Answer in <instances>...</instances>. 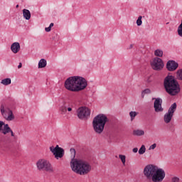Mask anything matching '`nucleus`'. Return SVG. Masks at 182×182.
Masks as SVG:
<instances>
[{
    "mask_svg": "<svg viewBox=\"0 0 182 182\" xmlns=\"http://www.w3.org/2000/svg\"><path fill=\"white\" fill-rule=\"evenodd\" d=\"M143 174L146 180L152 182H162L166 178L164 169L153 164L146 166L144 168Z\"/></svg>",
    "mask_w": 182,
    "mask_h": 182,
    "instance_id": "obj_1",
    "label": "nucleus"
},
{
    "mask_svg": "<svg viewBox=\"0 0 182 182\" xmlns=\"http://www.w3.org/2000/svg\"><path fill=\"white\" fill-rule=\"evenodd\" d=\"M65 87L70 92H80L87 87V81L80 76L70 77L65 82Z\"/></svg>",
    "mask_w": 182,
    "mask_h": 182,
    "instance_id": "obj_2",
    "label": "nucleus"
},
{
    "mask_svg": "<svg viewBox=\"0 0 182 182\" xmlns=\"http://www.w3.org/2000/svg\"><path fill=\"white\" fill-rule=\"evenodd\" d=\"M70 167L74 173L80 176H86L92 171V165L85 159H71Z\"/></svg>",
    "mask_w": 182,
    "mask_h": 182,
    "instance_id": "obj_3",
    "label": "nucleus"
},
{
    "mask_svg": "<svg viewBox=\"0 0 182 182\" xmlns=\"http://www.w3.org/2000/svg\"><path fill=\"white\" fill-rule=\"evenodd\" d=\"M164 87L170 96H177L181 90L178 81L173 75H167L164 79Z\"/></svg>",
    "mask_w": 182,
    "mask_h": 182,
    "instance_id": "obj_4",
    "label": "nucleus"
},
{
    "mask_svg": "<svg viewBox=\"0 0 182 182\" xmlns=\"http://www.w3.org/2000/svg\"><path fill=\"white\" fill-rule=\"evenodd\" d=\"M109 122V118L105 114H100L94 117L92 121V127L94 129V132L97 133V134H102L103 133V130H105V126H106V123Z\"/></svg>",
    "mask_w": 182,
    "mask_h": 182,
    "instance_id": "obj_5",
    "label": "nucleus"
},
{
    "mask_svg": "<svg viewBox=\"0 0 182 182\" xmlns=\"http://www.w3.org/2000/svg\"><path fill=\"white\" fill-rule=\"evenodd\" d=\"M36 166L38 171H46L47 173H55V168L49 160L41 159L37 161Z\"/></svg>",
    "mask_w": 182,
    "mask_h": 182,
    "instance_id": "obj_6",
    "label": "nucleus"
},
{
    "mask_svg": "<svg viewBox=\"0 0 182 182\" xmlns=\"http://www.w3.org/2000/svg\"><path fill=\"white\" fill-rule=\"evenodd\" d=\"M0 112L1 113L2 117L7 122H12L15 120V115L14 114V112L6 105H1Z\"/></svg>",
    "mask_w": 182,
    "mask_h": 182,
    "instance_id": "obj_7",
    "label": "nucleus"
},
{
    "mask_svg": "<svg viewBox=\"0 0 182 182\" xmlns=\"http://www.w3.org/2000/svg\"><path fill=\"white\" fill-rule=\"evenodd\" d=\"M176 110H177V104L174 102L171 105L168 109V112L164 116V123L168 124V123L171 122L173 116H174V113H176Z\"/></svg>",
    "mask_w": 182,
    "mask_h": 182,
    "instance_id": "obj_8",
    "label": "nucleus"
},
{
    "mask_svg": "<svg viewBox=\"0 0 182 182\" xmlns=\"http://www.w3.org/2000/svg\"><path fill=\"white\" fill-rule=\"evenodd\" d=\"M151 67L154 70L160 72L164 68V63L163 60L159 57H155L151 61Z\"/></svg>",
    "mask_w": 182,
    "mask_h": 182,
    "instance_id": "obj_9",
    "label": "nucleus"
},
{
    "mask_svg": "<svg viewBox=\"0 0 182 182\" xmlns=\"http://www.w3.org/2000/svg\"><path fill=\"white\" fill-rule=\"evenodd\" d=\"M77 116L80 120H86L90 116V109L86 107H80L77 109Z\"/></svg>",
    "mask_w": 182,
    "mask_h": 182,
    "instance_id": "obj_10",
    "label": "nucleus"
},
{
    "mask_svg": "<svg viewBox=\"0 0 182 182\" xmlns=\"http://www.w3.org/2000/svg\"><path fill=\"white\" fill-rule=\"evenodd\" d=\"M50 151L53 153L56 160H59V159H62L65 156V150L62 147H60L59 145H56L55 147L50 146Z\"/></svg>",
    "mask_w": 182,
    "mask_h": 182,
    "instance_id": "obj_11",
    "label": "nucleus"
},
{
    "mask_svg": "<svg viewBox=\"0 0 182 182\" xmlns=\"http://www.w3.org/2000/svg\"><path fill=\"white\" fill-rule=\"evenodd\" d=\"M0 132L4 134V136L10 133L11 137H15V133H14L12 129H11L8 124H5L3 121H0Z\"/></svg>",
    "mask_w": 182,
    "mask_h": 182,
    "instance_id": "obj_12",
    "label": "nucleus"
},
{
    "mask_svg": "<svg viewBox=\"0 0 182 182\" xmlns=\"http://www.w3.org/2000/svg\"><path fill=\"white\" fill-rule=\"evenodd\" d=\"M154 102V109L156 113H161L164 112V108H163V100L161 98H153Z\"/></svg>",
    "mask_w": 182,
    "mask_h": 182,
    "instance_id": "obj_13",
    "label": "nucleus"
},
{
    "mask_svg": "<svg viewBox=\"0 0 182 182\" xmlns=\"http://www.w3.org/2000/svg\"><path fill=\"white\" fill-rule=\"evenodd\" d=\"M60 112L61 114H66L68 112V113H72L73 112V105L63 102V104L60 107Z\"/></svg>",
    "mask_w": 182,
    "mask_h": 182,
    "instance_id": "obj_14",
    "label": "nucleus"
},
{
    "mask_svg": "<svg viewBox=\"0 0 182 182\" xmlns=\"http://www.w3.org/2000/svg\"><path fill=\"white\" fill-rule=\"evenodd\" d=\"M178 68V63L174 60H169L166 63V69L169 72H174Z\"/></svg>",
    "mask_w": 182,
    "mask_h": 182,
    "instance_id": "obj_15",
    "label": "nucleus"
},
{
    "mask_svg": "<svg viewBox=\"0 0 182 182\" xmlns=\"http://www.w3.org/2000/svg\"><path fill=\"white\" fill-rule=\"evenodd\" d=\"M11 50L13 52V53H18V52L21 50V44H19L18 42L12 43L11 46Z\"/></svg>",
    "mask_w": 182,
    "mask_h": 182,
    "instance_id": "obj_16",
    "label": "nucleus"
},
{
    "mask_svg": "<svg viewBox=\"0 0 182 182\" xmlns=\"http://www.w3.org/2000/svg\"><path fill=\"white\" fill-rule=\"evenodd\" d=\"M23 16L24 19L29 21L31 19V11L26 9H23Z\"/></svg>",
    "mask_w": 182,
    "mask_h": 182,
    "instance_id": "obj_17",
    "label": "nucleus"
},
{
    "mask_svg": "<svg viewBox=\"0 0 182 182\" xmlns=\"http://www.w3.org/2000/svg\"><path fill=\"white\" fill-rule=\"evenodd\" d=\"M132 134L133 136H144L145 132H144V130L143 129H135L132 132Z\"/></svg>",
    "mask_w": 182,
    "mask_h": 182,
    "instance_id": "obj_18",
    "label": "nucleus"
},
{
    "mask_svg": "<svg viewBox=\"0 0 182 182\" xmlns=\"http://www.w3.org/2000/svg\"><path fill=\"white\" fill-rule=\"evenodd\" d=\"M176 80H179V82H182V68H179L176 72Z\"/></svg>",
    "mask_w": 182,
    "mask_h": 182,
    "instance_id": "obj_19",
    "label": "nucleus"
},
{
    "mask_svg": "<svg viewBox=\"0 0 182 182\" xmlns=\"http://www.w3.org/2000/svg\"><path fill=\"white\" fill-rule=\"evenodd\" d=\"M47 62L45 59H41L38 62V69H42L43 68H46Z\"/></svg>",
    "mask_w": 182,
    "mask_h": 182,
    "instance_id": "obj_20",
    "label": "nucleus"
},
{
    "mask_svg": "<svg viewBox=\"0 0 182 182\" xmlns=\"http://www.w3.org/2000/svg\"><path fill=\"white\" fill-rule=\"evenodd\" d=\"M1 85H4V86H8V85H11V78H5L1 81Z\"/></svg>",
    "mask_w": 182,
    "mask_h": 182,
    "instance_id": "obj_21",
    "label": "nucleus"
},
{
    "mask_svg": "<svg viewBox=\"0 0 182 182\" xmlns=\"http://www.w3.org/2000/svg\"><path fill=\"white\" fill-rule=\"evenodd\" d=\"M155 56L157 58H162L163 57V50L157 49L154 51Z\"/></svg>",
    "mask_w": 182,
    "mask_h": 182,
    "instance_id": "obj_22",
    "label": "nucleus"
},
{
    "mask_svg": "<svg viewBox=\"0 0 182 182\" xmlns=\"http://www.w3.org/2000/svg\"><path fill=\"white\" fill-rule=\"evenodd\" d=\"M119 159L121 161L123 166H126V155L124 154H119Z\"/></svg>",
    "mask_w": 182,
    "mask_h": 182,
    "instance_id": "obj_23",
    "label": "nucleus"
},
{
    "mask_svg": "<svg viewBox=\"0 0 182 182\" xmlns=\"http://www.w3.org/2000/svg\"><path fill=\"white\" fill-rule=\"evenodd\" d=\"M150 93H151V90H150L149 88H146L141 92V97H144V95H150Z\"/></svg>",
    "mask_w": 182,
    "mask_h": 182,
    "instance_id": "obj_24",
    "label": "nucleus"
},
{
    "mask_svg": "<svg viewBox=\"0 0 182 182\" xmlns=\"http://www.w3.org/2000/svg\"><path fill=\"white\" fill-rule=\"evenodd\" d=\"M139 154H144L146 153V146L141 145L139 150L138 151Z\"/></svg>",
    "mask_w": 182,
    "mask_h": 182,
    "instance_id": "obj_25",
    "label": "nucleus"
},
{
    "mask_svg": "<svg viewBox=\"0 0 182 182\" xmlns=\"http://www.w3.org/2000/svg\"><path fill=\"white\" fill-rule=\"evenodd\" d=\"M70 151L71 153V157H72V160H76V159H75V156H76V150L73 148H71L70 149Z\"/></svg>",
    "mask_w": 182,
    "mask_h": 182,
    "instance_id": "obj_26",
    "label": "nucleus"
},
{
    "mask_svg": "<svg viewBox=\"0 0 182 182\" xmlns=\"http://www.w3.org/2000/svg\"><path fill=\"white\" fill-rule=\"evenodd\" d=\"M129 116H130L132 122H133V119H135L136 116H137V112H136L134 111H131L129 112Z\"/></svg>",
    "mask_w": 182,
    "mask_h": 182,
    "instance_id": "obj_27",
    "label": "nucleus"
},
{
    "mask_svg": "<svg viewBox=\"0 0 182 182\" xmlns=\"http://www.w3.org/2000/svg\"><path fill=\"white\" fill-rule=\"evenodd\" d=\"M141 19H143V16H139L138 17V19L136 20L137 26H141V24L143 23V21H141Z\"/></svg>",
    "mask_w": 182,
    "mask_h": 182,
    "instance_id": "obj_28",
    "label": "nucleus"
},
{
    "mask_svg": "<svg viewBox=\"0 0 182 182\" xmlns=\"http://www.w3.org/2000/svg\"><path fill=\"white\" fill-rule=\"evenodd\" d=\"M178 35L182 38V23H181L178 27Z\"/></svg>",
    "mask_w": 182,
    "mask_h": 182,
    "instance_id": "obj_29",
    "label": "nucleus"
},
{
    "mask_svg": "<svg viewBox=\"0 0 182 182\" xmlns=\"http://www.w3.org/2000/svg\"><path fill=\"white\" fill-rule=\"evenodd\" d=\"M171 182H180V178L178 176H173L171 178Z\"/></svg>",
    "mask_w": 182,
    "mask_h": 182,
    "instance_id": "obj_30",
    "label": "nucleus"
},
{
    "mask_svg": "<svg viewBox=\"0 0 182 182\" xmlns=\"http://www.w3.org/2000/svg\"><path fill=\"white\" fill-rule=\"evenodd\" d=\"M156 147H157V144H154L149 146V150H154V149H156Z\"/></svg>",
    "mask_w": 182,
    "mask_h": 182,
    "instance_id": "obj_31",
    "label": "nucleus"
},
{
    "mask_svg": "<svg viewBox=\"0 0 182 182\" xmlns=\"http://www.w3.org/2000/svg\"><path fill=\"white\" fill-rule=\"evenodd\" d=\"M51 29L52 28L50 26H48L45 28V31L46 32H50Z\"/></svg>",
    "mask_w": 182,
    "mask_h": 182,
    "instance_id": "obj_32",
    "label": "nucleus"
},
{
    "mask_svg": "<svg viewBox=\"0 0 182 182\" xmlns=\"http://www.w3.org/2000/svg\"><path fill=\"white\" fill-rule=\"evenodd\" d=\"M132 151H133V153H137V151H139V149H137V148H134V149H132Z\"/></svg>",
    "mask_w": 182,
    "mask_h": 182,
    "instance_id": "obj_33",
    "label": "nucleus"
},
{
    "mask_svg": "<svg viewBox=\"0 0 182 182\" xmlns=\"http://www.w3.org/2000/svg\"><path fill=\"white\" fill-rule=\"evenodd\" d=\"M133 44H131V45H129V46L127 48V49H132V48H133Z\"/></svg>",
    "mask_w": 182,
    "mask_h": 182,
    "instance_id": "obj_34",
    "label": "nucleus"
},
{
    "mask_svg": "<svg viewBox=\"0 0 182 182\" xmlns=\"http://www.w3.org/2000/svg\"><path fill=\"white\" fill-rule=\"evenodd\" d=\"M22 68V63H20L19 65H18V68L21 69Z\"/></svg>",
    "mask_w": 182,
    "mask_h": 182,
    "instance_id": "obj_35",
    "label": "nucleus"
},
{
    "mask_svg": "<svg viewBox=\"0 0 182 182\" xmlns=\"http://www.w3.org/2000/svg\"><path fill=\"white\" fill-rule=\"evenodd\" d=\"M53 26V23H51L50 24L49 27L52 28Z\"/></svg>",
    "mask_w": 182,
    "mask_h": 182,
    "instance_id": "obj_36",
    "label": "nucleus"
},
{
    "mask_svg": "<svg viewBox=\"0 0 182 182\" xmlns=\"http://www.w3.org/2000/svg\"><path fill=\"white\" fill-rule=\"evenodd\" d=\"M18 6H19V5H17V6H16V8H18Z\"/></svg>",
    "mask_w": 182,
    "mask_h": 182,
    "instance_id": "obj_37",
    "label": "nucleus"
}]
</instances>
